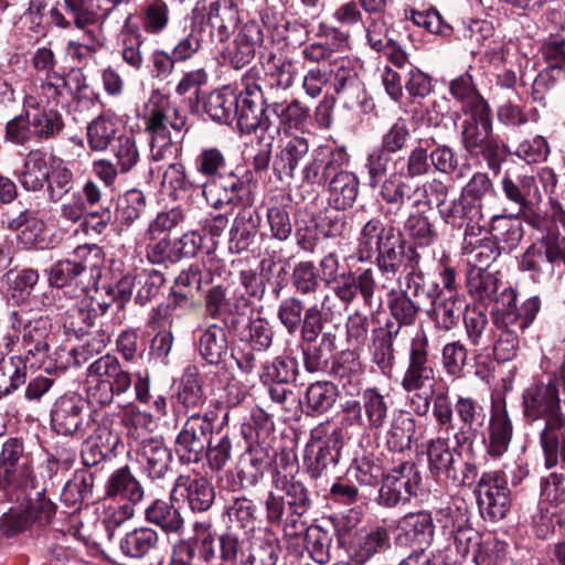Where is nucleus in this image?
Returning a JSON list of instances; mask_svg holds the SVG:
<instances>
[{"label": "nucleus", "mask_w": 565, "mask_h": 565, "mask_svg": "<svg viewBox=\"0 0 565 565\" xmlns=\"http://www.w3.org/2000/svg\"><path fill=\"white\" fill-rule=\"evenodd\" d=\"M384 481L396 487L399 491L409 492L411 498L416 494L422 478L414 462L404 461L393 467Z\"/></svg>", "instance_id": "864d4df0"}, {"label": "nucleus", "mask_w": 565, "mask_h": 565, "mask_svg": "<svg viewBox=\"0 0 565 565\" xmlns=\"http://www.w3.org/2000/svg\"><path fill=\"white\" fill-rule=\"evenodd\" d=\"M387 302L399 324L411 326L415 322L420 306L412 300L406 290L390 291Z\"/></svg>", "instance_id": "680f3d73"}, {"label": "nucleus", "mask_w": 565, "mask_h": 565, "mask_svg": "<svg viewBox=\"0 0 565 565\" xmlns=\"http://www.w3.org/2000/svg\"><path fill=\"white\" fill-rule=\"evenodd\" d=\"M513 426L505 407L493 406L489 423L487 452L493 458L507 452L512 439Z\"/></svg>", "instance_id": "bb28decb"}, {"label": "nucleus", "mask_w": 565, "mask_h": 565, "mask_svg": "<svg viewBox=\"0 0 565 565\" xmlns=\"http://www.w3.org/2000/svg\"><path fill=\"white\" fill-rule=\"evenodd\" d=\"M449 192L448 185L437 179H433L430 181H426L420 185H416L411 192L406 195L409 200H412V205L416 209L423 206L430 207L433 202H436V205L443 202V200L447 199Z\"/></svg>", "instance_id": "5fc2aeb1"}, {"label": "nucleus", "mask_w": 565, "mask_h": 565, "mask_svg": "<svg viewBox=\"0 0 565 565\" xmlns=\"http://www.w3.org/2000/svg\"><path fill=\"white\" fill-rule=\"evenodd\" d=\"M26 116H31L33 135L40 139L53 138L64 127L62 116L55 109L34 110L33 114L26 110Z\"/></svg>", "instance_id": "bf43d9fd"}, {"label": "nucleus", "mask_w": 565, "mask_h": 565, "mask_svg": "<svg viewBox=\"0 0 565 565\" xmlns=\"http://www.w3.org/2000/svg\"><path fill=\"white\" fill-rule=\"evenodd\" d=\"M278 554V541L271 534H265L254 537L246 562L248 565H276Z\"/></svg>", "instance_id": "052dcab7"}, {"label": "nucleus", "mask_w": 565, "mask_h": 565, "mask_svg": "<svg viewBox=\"0 0 565 565\" xmlns=\"http://www.w3.org/2000/svg\"><path fill=\"white\" fill-rule=\"evenodd\" d=\"M199 351L207 363H220L228 353L226 330L217 324L205 329L199 339Z\"/></svg>", "instance_id": "e433bc0d"}, {"label": "nucleus", "mask_w": 565, "mask_h": 565, "mask_svg": "<svg viewBox=\"0 0 565 565\" xmlns=\"http://www.w3.org/2000/svg\"><path fill=\"white\" fill-rule=\"evenodd\" d=\"M498 282L497 277L488 270L470 268L468 271L467 287L470 296L483 305L494 302L493 309H498L500 297Z\"/></svg>", "instance_id": "f704fd0d"}, {"label": "nucleus", "mask_w": 565, "mask_h": 565, "mask_svg": "<svg viewBox=\"0 0 565 565\" xmlns=\"http://www.w3.org/2000/svg\"><path fill=\"white\" fill-rule=\"evenodd\" d=\"M237 94L228 88L210 93L204 104L205 113L214 120L231 124L235 119Z\"/></svg>", "instance_id": "c03bdc74"}, {"label": "nucleus", "mask_w": 565, "mask_h": 565, "mask_svg": "<svg viewBox=\"0 0 565 565\" xmlns=\"http://www.w3.org/2000/svg\"><path fill=\"white\" fill-rule=\"evenodd\" d=\"M3 347L9 353L20 355L31 369L40 367L50 349L47 338L51 321L39 311L20 309L11 311Z\"/></svg>", "instance_id": "f257e3e1"}, {"label": "nucleus", "mask_w": 565, "mask_h": 565, "mask_svg": "<svg viewBox=\"0 0 565 565\" xmlns=\"http://www.w3.org/2000/svg\"><path fill=\"white\" fill-rule=\"evenodd\" d=\"M463 323L467 338L473 347L490 348L491 338L487 332L488 317L481 310L467 308L463 316Z\"/></svg>", "instance_id": "6e6d98bb"}, {"label": "nucleus", "mask_w": 565, "mask_h": 565, "mask_svg": "<svg viewBox=\"0 0 565 565\" xmlns=\"http://www.w3.org/2000/svg\"><path fill=\"white\" fill-rule=\"evenodd\" d=\"M363 420L362 424L370 430L383 428L388 418L390 406L377 388H366L362 394Z\"/></svg>", "instance_id": "4c0bfd02"}, {"label": "nucleus", "mask_w": 565, "mask_h": 565, "mask_svg": "<svg viewBox=\"0 0 565 565\" xmlns=\"http://www.w3.org/2000/svg\"><path fill=\"white\" fill-rule=\"evenodd\" d=\"M50 170L46 163L45 154L40 150H32L24 160L23 169L20 173V182L28 191H38L49 182Z\"/></svg>", "instance_id": "58836bf2"}, {"label": "nucleus", "mask_w": 565, "mask_h": 565, "mask_svg": "<svg viewBox=\"0 0 565 565\" xmlns=\"http://www.w3.org/2000/svg\"><path fill=\"white\" fill-rule=\"evenodd\" d=\"M185 497L189 507L194 512L207 511L215 499L214 488L203 477L181 475L174 483L172 495Z\"/></svg>", "instance_id": "a211bd4d"}, {"label": "nucleus", "mask_w": 565, "mask_h": 565, "mask_svg": "<svg viewBox=\"0 0 565 565\" xmlns=\"http://www.w3.org/2000/svg\"><path fill=\"white\" fill-rule=\"evenodd\" d=\"M455 413L461 423L460 430L455 434L457 445L468 441V434L475 435L486 420L483 406L469 396H458L454 406Z\"/></svg>", "instance_id": "393cba45"}, {"label": "nucleus", "mask_w": 565, "mask_h": 565, "mask_svg": "<svg viewBox=\"0 0 565 565\" xmlns=\"http://www.w3.org/2000/svg\"><path fill=\"white\" fill-rule=\"evenodd\" d=\"M436 373L428 356V341L425 337L411 342L407 366L401 386L406 393L435 387Z\"/></svg>", "instance_id": "0eeeda50"}, {"label": "nucleus", "mask_w": 565, "mask_h": 565, "mask_svg": "<svg viewBox=\"0 0 565 565\" xmlns=\"http://www.w3.org/2000/svg\"><path fill=\"white\" fill-rule=\"evenodd\" d=\"M96 246L82 245L74 250V259H62L56 262L50 269L49 281L51 286L63 288L72 284L79 275H82L87 266L83 258Z\"/></svg>", "instance_id": "2f4dec72"}, {"label": "nucleus", "mask_w": 565, "mask_h": 565, "mask_svg": "<svg viewBox=\"0 0 565 565\" xmlns=\"http://www.w3.org/2000/svg\"><path fill=\"white\" fill-rule=\"evenodd\" d=\"M428 467L431 475L441 480L459 482L454 449L447 438L437 437L427 445Z\"/></svg>", "instance_id": "4be33fe9"}, {"label": "nucleus", "mask_w": 565, "mask_h": 565, "mask_svg": "<svg viewBox=\"0 0 565 565\" xmlns=\"http://www.w3.org/2000/svg\"><path fill=\"white\" fill-rule=\"evenodd\" d=\"M3 227L18 231V238L25 247L35 246L44 232V222L32 212L21 209H6L1 212Z\"/></svg>", "instance_id": "dca6fc26"}, {"label": "nucleus", "mask_w": 565, "mask_h": 565, "mask_svg": "<svg viewBox=\"0 0 565 565\" xmlns=\"http://www.w3.org/2000/svg\"><path fill=\"white\" fill-rule=\"evenodd\" d=\"M396 540L404 545L428 546L433 542L435 524L428 511L409 512L397 521Z\"/></svg>", "instance_id": "ddd939ff"}, {"label": "nucleus", "mask_w": 565, "mask_h": 565, "mask_svg": "<svg viewBox=\"0 0 565 565\" xmlns=\"http://www.w3.org/2000/svg\"><path fill=\"white\" fill-rule=\"evenodd\" d=\"M309 145L305 138H291L274 161V170L279 179L292 178L299 162L308 153Z\"/></svg>", "instance_id": "ea45409f"}, {"label": "nucleus", "mask_w": 565, "mask_h": 565, "mask_svg": "<svg viewBox=\"0 0 565 565\" xmlns=\"http://www.w3.org/2000/svg\"><path fill=\"white\" fill-rule=\"evenodd\" d=\"M431 166L436 171L444 174L456 173L458 179L466 178L470 170V164L458 166V158L454 150L448 146H438L429 153Z\"/></svg>", "instance_id": "e2e57ef3"}, {"label": "nucleus", "mask_w": 565, "mask_h": 565, "mask_svg": "<svg viewBox=\"0 0 565 565\" xmlns=\"http://www.w3.org/2000/svg\"><path fill=\"white\" fill-rule=\"evenodd\" d=\"M146 131L149 136H170V128L180 131L186 118L160 93H153L146 108Z\"/></svg>", "instance_id": "9d476101"}, {"label": "nucleus", "mask_w": 565, "mask_h": 565, "mask_svg": "<svg viewBox=\"0 0 565 565\" xmlns=\"http://www.w3.org/2000/svg\"><path fill=\"white\" fill-rule=\"evenodd\" d=\"M107 494L109 497H121L128 500V503L136 504L142 499L143 490L129 468L121 467L109 477Z\"/></svg>", "instance_id": "79ce46f5"}, {"label": "nucleus", "mask_w": 565, "mask_h": 565, "mask_svg": "<svg viewBox=\"0 0 565 565\" xmlns=\"http://www.w3.org/2000/svg\"><path fill=\"white\" fill-rule=\"evenodd\" d=\"M159 535L150 527H138L128 532L119 542L122 554L131 558H142L158 547Z\"/></svg>", "instance_id": "c9c22d12"}, {"label": "nucleus", "mask_w": 565, "mask_h": 565, "mask_svg": "<svg viewBox=\"0 0 565 565\" xmlns=\"http://www.w3.org/2000/svg\"><path fill=\"white\" fill-rule=\"evenodd\" d=\"M540 308V298L531 297L523 302L522 312L520 313L516 308V292L512 288L505 287L500 292L498 309L495 310L503 316L514 317V324H516V329L524 330L534 321Z\"/></svg>", "instance_id": "c85d7f7f"}, {"label": "nucleus", "mask_w": 565, "mask_h": 565, "mask_svg": "<svg viewBox=\"0 0 565 565\" xmlns=\"http://www.w3.org/2000/svg\"><path fill=\"white\" fill-rule=\"evenodd\" d=\"M406 287L419 306H434L441 298L439 282L427 280L414 265L406 275Z\"/></svg>", "instance_id": "de8ad7c7"}, {"label": "nucleus", "mask_w": 565, "mask_h": 565, "mask_svg": "<svg viewBox=\"0 0 565 565\" xmlns=\"http://www.w3.org/2000/svg\"><path fill=\"white\" fill-rule=\"evenodd\" d=\"M329 202L335 210H345L355 202L359 180L354 173L340 168L328 180Z\"/></svg>", "instance_id": "c756f323"}, {"label": "nucleus", "mask_w": 565, "mask_h": 565, "mask_svg": "<svg viewBox=\"0 0 565 565\" xmlns=\"http://www.w3.org/2000/svg\"><path fill=\"white\" fill-rule=\"evenodd\" d=\"M201 284L202 276L198 267L191 266L190 268L182 270L175 278L172 287L174 302L179 306L188 303L201 289Z\"/></svg>", "instance_id": "13d9d810"}, {"label": "nucleus", "mask_w": 565, "mask_h": 565, "mask_svg": "<svg viewBox=\"0 0 565 565\" xmlns=\"http://www.w3.org/2000/svg\"><path fill=\"white\" fill-rule=\"evenodd\" d=\"M148 522L160 526L167 533H178L184 524L181 513L171 503L156 500L146 509Z\"/></svg>", "instance_id": "a18cd8bd"}, {"label": "nucleus", "mask_w": 565, "mask_h": 565, "mask_svg": "<svg viewBox=\"0 0 565 565\" xmlns=\"http://www.w3.org/2000/svg\"><path fill=\"white\" fill-rule=\"evenodd\" d=\"M331 372L343 386L348 384L356 386L363 374V365L355 351L345 350L334 359Z\"/></svg>", "instance_id": "8fccbe9b"}, {"label": "nucleus", "mask_w": 565, "mask_h": 565, "mask_svg": "<svg viewBox=\"0 0 565 565\" xmlns=\"http://www.w3.org/2000/svg\"><path fill=\"white\" fill-rule=\"evenodd\" d=\"M501 189L507 200L514 203L521 212L530 210L534 203L542 199L533 174L512 177L507 172L501 180Z\"/></svg>", "instance_id": "f3484780"}, {"label": "nucleus", "mask_w": 565, "mask_h": 565, "mask_svg": "<svg viewBox=\"0 0 565 565\" xmlns=\"http://www.w3.org/2000/svg\"><path fill=\"white\" fill-rule=\"evenodd\" d=\"M396 235L393 227H387L380 218L369 220L361 228L358 237V257L364 262L373 257L385 244Z\"/></svg>", "instance_id": "b1692460"}, {"label": "nucleus", "mask_w": 565, "mask_h": 565, "mask_svg": "<svg viewBox=\"0 0 565 565\" xmlns=\"http://www.w3.org/2000/svg\"><path fill=\"white\" fill-rule=\"evenodd\" d=\"M339 451L329 444L315 440L306 445L303 466L312 479L322 478L338 462Z\"/></svg>", "instance_id": "7c9ffc66"}, {"label": "nucleus", "mask_w": 565, "mask_h": 565, "mask_svg": "<svg viewBox=\"0 0 565 565\" xmlns=\"http://www.w3.org/2000/svg\"><path fill=\"white\" fill-rule=\"evenodd\" d=\"M62 92L60 87L52 82H42L34 85L24 99L28 110L54 109L60 103Z\"/></svg>", "instance_id": "4d7b16f0"}, {"label": "nucleus", "mask_w": 565, "mask_h": 565, "mask_svg": "<svg viewBox=\"0 0 565 565\" xmlns=\"http://www.w3.org/2000/svg\"><path fill=\"white\" fill-rule=\"evenodd\" d=\"M207 22L218 32L220 41L228 38L238 23V12L234 0H216L210 4Z\"/></svg>", "instance_id": "a19ab883"}, {"label": "nucleus", "mask_w": 565, "mask_h": 565, "mask_svg": "<svg viewBox=\"0 0 565 565\" xmlns=\"http://www.w3.org/2000/svg\"><path fill=\"white\" fill-rule=\"evenodd\" d=\"M116 135V124L108 117L100 115L87 127V141L95 151L106 150Z\"/></svg>", "instance_id": "774afa93"}, {"label": "nucleus", "mask_w": 565, "mask_h": 565, "mask_svg": "<svg viewBox=\"0 0 565 565\" xmlns=\"http://www.w3.org/2000/svg\"><path fill=\"white\" fill-rule=\"evenodd\" d=\"M429 154L423 147L413 149L407 158L406 172L403 170L392 173L381 186V196L388 204H395L402 207L406 195L412 186L405 178H417L425 175L430 170Z\"/></svg>", "instance_id": "423d86ee"}, {"label": "nucleus", "mask_w": 565, "mask_h": 565, "mask_svg": "<svg viewBox=\"0 0 565 565\" xmlns=\"http://www.w3.org/2000/svg\"><path fill=\"white\" fill-rule=\"evenodd\" d=\"M348 153L343 149L321 150L302 170V181L307 184H327L335 170L343 168Z\"/></svg>", "instance_id": "6ab92c4d"}, {"label": "nucleus", "mask_w": 565, "mask_h": 565, "mask_svg": "<svg viewBox=\"0 0 565 565\" xmlns=\"http://www.w3.org/2000/svg\"><path fill=\"white\" fill-rule=\"evenodd\" d=\"M265 73L275 79V85L280 88H288L295 79L294 65L290 61L269 52L262 56Z\"/></svg>", "instance_id": "69168bd1"}, {"label": "nucleus", "mask_w": 565, "mask_h": 565, "mask_svg": "<svg viewBox=\"0 0 565 565\" xmlns=\"http://www.w3.org/2000/svg\"><path fill=\"white\" fill-rule=\"evenodd\" d=\"M437 210L445 224L454 228H465V236L480 235L486 225L480 206L470 202L461 193L452 200H443L437 204Z\"/></svg>", "instance_id": "6e6552de"}, {"label": "nucleus", "mask_w": 565, "mask_h": 565, "mask_svg": "<svg viewBox=\"0 0 565 565\" xmlns=\"http://www.w3.org/2000/svg\"><path fill=\"white\" fill-rule=\"evenodd\" d=\"M390 547L391 537L387 529L375 526L355 539L351 545L350 559L354 565H364L373 556Z\"/></svg>", "instance_id": "5701e85b"}, {"label": "nucleus", "mask_w": 565, "mask_h": 565, "mask_svg": "<svg viewBox=\"0 0 565 565\" xmlns=\"http://www.w3.org/2000/svg\"><path fill=\"white\" fill-rule=\"evenodd\" d=\"M465 236L463 250L471 268H487L500 256L501 249L492 238L479 239L476 244Z\"/></svg>", "instance_id": "09e8293b"}, {"label": "nucleus", "mask_w": 565, "mask_h": 565, "mask_svg": "<svg viewBox=\"0 0 565 565\" xmlns=\"http://www.w3.org/2000/svg\"><path fill=\"white\" fill-rule=\"evenodd\" d=\"M266 520L268 523L281 524L285 536L289 539L297 537L305 530V524L299 520L303 514H295L290 512L285 520H282L285 512L284 497L275 492H269L265 500Z\"/></svg>", "instance_id": "473e14b6"}, {"label": "nucleus", "mask_w": 565, "mask_h": 565, "mask_svg": "<svg viewBox=\"0 0 565 565\" xmlns=\"http://www.w3.org/2000/svg\"><path fill=\"white\" fill-rule=\"evenodd\" d=\"M39 488L40 480L33 467V457L0 467V490L13 493Z\"/></svg>", "instance_id": "412c9836"}, {"label": "nucleus", "mask_w": 565, "mask_h": 565, "mask_svg": "<svg viewBox=\"0 0 565 565\" xmlns=\"http://www.w3.org/2000/svg\"><path fill=\"white\" fill-rule=\"evenodd\" d=\"M376 253H379L376 262L380 270L388 278L395 277L404 266L405 247L403 241L395 236Z\"/></svg>", "instance_id": "603ef678"}, {"label": "nucleus", "mask_w": 565, "mask_h": 565, "mask_svg": "<svg viewBox=\"0 0 565 565\" xmlns=\"http://www.w3.org/2000/svg\"><path fill=\"white\" fill-rule=\"evenodd\" d=\"M172 455L162 440L150 438L142 441L139 461L151 479H160L170 469Z\"/></svg>", "instance_id": "a878e982"}, {"label": "nucleus", "mask_w": 565, "mask_h": 565, "mask_svg": "<svg viewBox=\"0 0 565 565\" xmlns=\"http://www.w3.org/2000/svg\"><path fill=\"white\" fill-rule=\"evenodd\" d=\"M87 395L92 403L108 406L115 396L126 394L132 386V374L119 360L105 354L92 362L86 370Z\"/></svg>", "instance_id": "7ed1b4c3"}, {"label": "nucleus", "mask_w": 565, "mask_h": 565, "mask_svg": "<svg viewBox=\"0 0 565 565\" xmlns=\"http://www.w3.org/2000/svg\"><path fill=\"white\" fill-rule=\"evenodd\" d=\"M213 414H192L175 439V451L182 461L199 462L213 436Z\"/></svg>", "instance_id": "20e7f679"}, {"label": "nucleus", "mask_w": 565, "mask_h": 565, "mask_svg": "<svg viewBox=\"0 0 565 565\" xmlns=\"http://www.w3.org/2000/svg\"><path fill=\"white\" fill-rule=\"evenodd\" d=\"M194 167L207 183L223 179L230 169L224 151L217 147L202 148L194 158Z\"/></svg>", "instance_id": "72a5a7b5"}, {"label": "nucleus", "mask_w": 565, "mask_h": 565, "mask_svg": "<svg viewBox=\"0 0 565 565\" xmlns=\"http://www.w3.org/2000/svg\"><path fill=\"white\" fill-rule=\"evenodd\" d=\"M146 207V196L142 191L138 189L128 190L117 203V218L121 224L129 226L137 218Z\"/></svg>", "instance_id": "338daca9"}, {"label": "nucleus", "mask_w": 565, "mask_h": 565, "mask_svg": "<svg viewBox=\"0 0 565 565\" xmlns=\"http://www.w3.org/2000/svg\"><path fill=\"white\" fill-rule=\"evenodd\" d=\"M262 218L253 206H244L235 216L230 230L228 248L239 254L246 250L255 241Z\"/></svg>", "instance_id": "aec40b11"}, {"label": "nucleus", "mask_w": 565, "mask_h": 565, "mask_svg": "<svg viewBox=\"0 0 565 565\" xmlns=\"http://www.w3.org/2000/svg\"><path fill=\"white\" fill-rule=\"evenodd\" d=\"M475 492L482 514H486L492 521L505 518L510 509V491L499 472L483 473Z\"/></svg>", "instance_id": "1a4fd4ad"}, {"label": "nucleus", "mask_w": 565, "mask_h": 565, "mask_svg": "<svg viewBox=\"0 0 565 565\" xmlns=\"http://www.w3.org/2000/svg\"><path fill=\"white\" fill-rule=\"evenodd\" d=\"M256 72L250 70L242 78V89L237 94L235 119L243 134H250L257 128H267L263 93L255 79Z\"/></svg>", "instance_id": "39448f33"}, {"label": "nucleus", "mask_w": 565, "mask_h": 565, "mask_svg": "<svg viewBox=\"0 0 565 565\" xmlns=\"http://www.w3.org/2000/svg\"><path fill=\"white\" fill-rule=\"evenodd\" d=\"M28 367H30L29 362L17 354L0 360V398L25 383Z\"/></svg>", "instance_id": "37998d69"}, {"label": "nucleus", "mask_w": 565, "mask_h": 565, "mask_svg": "<svg viewBox=\"0 0 565 565\" xmlns=\"http://www.w3.org/2000/svg\"><path fill=\"white\" fill-rule=\"evenodd\" d=\"M493 324L495 328V341L492 343L494 358L498 362H508L516 356L520 349V332L516 329L514 317L503 316L495 309H492Z\"/></svg>", "instance_id": "2eb2a0df"}, {"label": "nucleus", "mask_w": 565, "mask_h": 565, "mask_svg": "<svg viewBox=\"0 0 565 565\" xmlns=\"http://www.w3.org/2000/svg\"><path fill=\"white\" fill-rule=\"evenodd\" d=\"M407 235L420 246H429L438 238V232L423 213L411 214L404 225Z\"/></svg>", "instance_id": "0e129e2a"}, {"label": "nucleus", "mask_w": 565, "mask_h": 565, "mask_svg": "<svg viewBox=\"0 0 565 565\" xmlns=\"http://www.w3.org/2000/svg\"><path fill=\"white\" fill-rule=\"evenodd\" d=\"M270 456L262 446L250 447L241 459L238 477L242 483L255 484L263 476Z\"/></svg>", "instance_id": "3c124183"}, {"label": "nucleus", "mask_w": 565, "mask_h": 565, "mask_svg": "<svg viewBox=\"0 0 565 565\" xmlns=\"http://www.w3.org/2000/svg\"><path fill=\"white\" fill-rule=\"evenodd\" d=\"M277 490L284 491L287 497V504L290 512L295 514H305L310 507L309 493L302 482L281 476L280 472L273 480Z\"/></svg>", "instance_id": "49530a36"}, {"label": "nucleus", "mask_w": 565, "mask_h": 565, "mask_svg": "<svg viewBox=\"0 0 565 565\" xmlns=\"http://www.w3.org/2000/svg\"><path fill=\"white\" fill-rule=\"evenodd\" d=\"M375 287L373 270L365 269L358 277L351 274L340 276L334 292L345 303L352 302L360 292L364 302L371 305Z\"/></svg>", "instance_id": "cd10ccee"}, {"label": "nucleus", "mask_w": 565, "mask_h": 565, "mask_svg": "<svg viewBox=\"0 0 565 565\" xmlns=\"http://www.w3.org/2000/svg\"><path fill=\"white\" fill-rule=\"evenodd\" d=\"M85 402L78 396L58 398L51 413L54 430L61 435L73 436L83 430Z\"/></svg>", "instance_id": "4468645a"}, {"label": "nucleus", "mask_w": 565, "mask_h": 565, "mask_svg": "<svg viewBox=\"0 0 565 565\" xmlns=\"http://www.w3.org/2000/svg\"><path fill=\"white\" fill-rule=\"evenodd\" d=\"M461 126L463 148L473 156L482 157L488 168L498 174L511 153L507 145H500L493 135L491 109L489 104H477L471 111H466Z\"/></svg>", "instance_id": "f03ea898"}, {"label": "nucleus", "mask_w": 565, "mask_h": 565, "mask_svg": "<svg viewBox=\"0 0 565 565\" xmlns=\"http://www.w3.org/2000/svg\"><path fill=\"white\" fill-rule=\"evenodd\" d=\"M65 324H68V328L73 329L77 334H88L86 342L73 350L77 365L84 364L94 355L99 354L110 341V333L106 330L98 329L92 333L88 332L92 322L89 313L85 310L74 309L68 315Z\"/></svg>", "instance_id": "9b49d317"}, {"label": "nucleus", "mask_w": 565, "mask_h": 565, "mask_svg": "<svg viewBox=\"0 0 565 565\" xmlns=\"http://www.w3.org/2000/svg\"><path fill=\"white\" fill-rule=\"evenodd\" d=\"M63 8H52L50 18L52 23L61 29L76 26L84 30L98 20L96 0H63Z\"/></svg>", "instance_id": "f8f14e48"}]
</instances>
